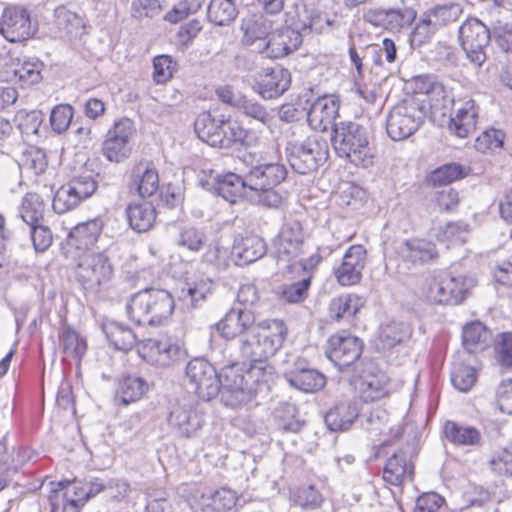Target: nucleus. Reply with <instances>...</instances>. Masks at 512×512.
<instances>
[{"instance_id": "nucleus-1", "label": "nucleus", "mask_w": 512, "mask_h": 512, "mask_svg": "<svg viewBox=\"0 0 512 512\" xmlns=\"http://www.w3.org/2000/svg\"><path fill=\"white\" fill-rule=\"evenodd\" d=\"M174 298L168 290L147 287L132 294L126 302L128 318L138 325L160 326L172 315Z\"/></svg>"}, {"instance_id": "nucleus-2", "label": "nucleus", "mask_w": 512, "mask_h": 512, "mask_svg": "<svg viewBox=\"0 0 512 512\" xmlns=\"http://www.w3.org/2000/svg\"><path fill=\"white\" fill-rule=\"evenodd\" d=\"M287 334V328L280 320H273L267 327L260 325L254 332L239 339L240 358L249 364L251 370H262V365L281 348Z\"/></svg>"}, {"instance_id": "nucleus-3", "label": "nucleus", "mask_w": 512, "mask_h": 512, "mask_svg": "<svg viewBox=\"0 0 512 512\" xmlns=\"http://www.w3.org/2000/svg\"><path fill=\"white\" fill-rule=\"evenodd\" d=\"M331 141L340 157L363 168L373 165L375 151L370 144L367 129L359 123L352 121L339 123L333 129Z\"/></svg>"}, {"instance_id": "nucleus-4", "label": "nucleus", "mask_w": 512, "mask_h": 512, "mask_svg": "<svg viewBox=\"0 0 512 512\" xmlns=\"http://www.w3.org/2000/svg\"><path fill=\"white\" fill-rule=\"evenodd\" d=\"M426 106L417 97L406 98L395 104L386 116V131L394 141L412 136L424 123Z\"/></svg>"}, {"instance_id": "nucleus-5", "label": "nucleus", "mask_w": 512, "mask_h": 512, "mask_svg": "<svg viewBox=\"0 0 512 512\" xmlns=\"http://www.w3.org/2000/svg\"><path fill=\"white\" fill-rule=\"evenodd\" d=\"M285 153L291 168L306 175L316 171L327 161L329 147L325 138L314 134L304 140H289Z\"/></svg>"}, {"instance_id": "nucleus-6", "label": "nucleus", "mask_w": 512, "mask_h": 512, "mask_svg": "<svg viewBox=\"0 0 512 512\" xmlns=\"http://www.w3.org/2000/svg\"><path fill=\"white\" fill-rule=\"evenodd\" d=\"M113 274V265L105 252L84 253L75 268L76 281L90 294L106 289Z\"/></svg>"}, {"instance_id": "nucleus-7", "label": "nucleus", "mask_w": 512, "mask_h": 512, "mask_svg": "<svg viewBox=\"0 0 512 512\" xmlns=\"http://www.w3.org/2000/svg\"><path fill=\"white\" fill-rule=\"evenodd\" d=\"M478 281L473 275L452 273L434 278L425 291L426 298L436 304L459 305L471 294Z\"/></svg>"}, {"instance_id": "nucleus-8", "label": "nucleus", "mask_w": 512, "mask_h": 512, "mask_svg": "<svg viewBox=\"0 0 512 512\" xmlns=\"http://www.w3.org/2000/svg\"><path fill=\"white\" fill-rule=\"evenodd\" d=\"M136 134L134 123L129 118H121L113 123L102 143L104 157L115 163L128 159L133 150Z\"/></svg>"}, {"instance_id": "nucleus-9", "label": "nucleus", "mask_w": 512, "mask_h": 512, "mask_svg": "<svg viewBox=\"0 0 512 512\" xmlns=\"http://www.w3.org/2000/svg\"><path fill=\"white\" fill-rule=\"evenodd\" d=\"M458 34L467 58L475 66H482L487 59L485 49L491 40L488 27L477 18H468L459 27Z\"/></svg>"}, {"instance_id": "nucleus-10", "label": "nucleus", "mask_w": 512, "mask_h": 512, "mask_svg": "<svg viewBox=\"0 0 512 512\" xmlns=\"http://www.w3.org/2000/svg\"><path fill=\"white\" fill-rule=\"evenodd\" d=\"M186 378L194 386V391L203 401L214 399L220 392L222 383L215 367L204 358H194L188 362Z\"/></svg>"}, {"instance_id": "nucleus-11", "label": "nucleus", "mask_w": 512, "mask_h": 512, "mask_svg": "<svg viewBox=\"0 0 512 512\" xmlns=\"http://www.w3.org/2000/svg\"><path fill=\"white\" fill-rule=\"evenodd\" d=\"M37 31L32 24L27 9L18 5L4 8L0 18V34L9 42H24L32 38Z\"/></svg>"}, {"instance_id": "nucleus-12", "label": "nucleus", "mask_w": 512, "mask_h": 512, "mask_svg": "<svg viewBox=\"0 0 512 512\" xmlns=\"http://www.w3.org/2000/svg\"><path fill=\"white\" fill-rule=\"evenodd\" d=\"M479 117V106L468 95L457 97L452 114L445 120L448 131L459 138H466L474 133Z\"/></svg>"}, {"instance_id": "nucleus-13", "label": "nucleus", "mask_w": 512, "mask_h": 512, "mask_svg": "<svg viewBox=\"0 0 512 512\" xmlns=\"http://www.w3.org/2000/svg\"><path fill=\"white\" fill-rule=\"evenodd\" d=\"M305 233L298 220L287 221L273 242L278 261L291 262L304 251Z\"/></svg>"}, {"instance_id": "nucleus-14", "label": "nucleus", "mask_w": 512, "mask_h": 512, "mask_svg": "<svg viewBox=\"0 0 512 512\" xmlns=\"http://www.w3.org/2000/svg\"><path fill=\"white\" fill-rule=\"evenodd\" d=\"M417 12L412 7L371 8L364 14V20L378 28L399 32L409 27L416 19Z\"/></svg>"}, {"instance_id": "nucleus-15", "label": "nucleus", "mask_w": 512, "mask_h": 512, "mask_svg": "<svg viewBox=\"0 0 512 512\" xmlns=\"http://www.w3.org/2000/svg\"><path fill=\"white\" fill-rule=\"evenodd\" d=\"M362 341L350 334L337 333L327 341L326 356L340 371L350 367L362 354Z\"/></svg>"}, {"instance_id": "nucleus-16", "label": "nucleus", "mask_w": 512, "mask_h": 512, "mask_svg": "<svg viewBox=\"0 0 512 512\" xmlns=\"http://www.w3.org/2000/svg\"><path fill=\"white\" fill-rule=\"evenodd\" d=\"M203 416L197 411L192 401L180 399L172 405L168 424L179 437H193L202 427Z\"/></svg>"}, {"instance_id": "nucleus-17", "label": "nucleus", "mask_w": 512, "mask_h": 512, "mask_svg": "<svg viewBox=\"0 0 512 512\" xmlns=\"http://www.w3.org/2000/svg\"><path fill=\"white\" fill-rule=\"evenodd\" d=\"M259 326L251 310L246 307H232L216 324V329L223 338L231 340L237 337L241 339Z\"/></svg>"}, {"instance_id": "nucleus-18", "label": "nucleus", "mask_w": 512, "mask_h": 512, "mask_svg": "<svg viewBox=\"0 0 512 512\" xmlns=\"http://www.w3.org/2000/svg\"><path fill=\"white\" fill-rule=\"evenodd\" d=\"M302 41V35L292 29L271 30L267 40L257 45V51L267 58L279 59L297 50Z\"/></svg>"}, {"instance_id": "nucleus-19", "label": "nucleus", "mask_w": 512, "mask_h": 512, "mask_svg": "<svg viewBox=\"0 0 512 512\" xmlns=\"http://www.w3.org/2000/svg\"><path fill=\"white\" fill-rule=\"evenodd\" d=\"M364 246L352 245L343 256L341 265L335 270V276L342 286H351L360 282L366 262Z\"/></svg>"}, {"instance_id": "nucleus-20", "label": "nucleus", "mask_w": 512, "mask_h": 512, "mask_svg": "<svg viewBox=\"0 0 512 512\" xmlns=\"http://www.w3.org/2000/svg\"><path fill=\"white\" fill-rule=\"evenodd\" d=\"M414 463L410 455V447H403L394 452L386 461L383 469V480L390 485L400 486L412 481Z\"/></svg>"}, {"instance_id": "nucleus-21", "label": "nucleus", "mask_w": 512, "mask_h": 512, "mask_svg": "<svg viewBox=\"0 0 512 512\" xmlns=\"http://www.w3.org/2000/svg\"><path fill=\"white\" fill-rule=\"evenodd\" d=\"M290 83L291 75L287 69L279 66L266 68L259 74L255 91L264 99H274L287 91Z\"/></svg>"}, {"instance_id": "nucleus-22", "label": "nucleus", "mask_w": 512, "mask_h": 512, "mask_svg": "<svg viewBox=\"0 0 512 512\" xmlns=\"http://www.w3.org/2000/svg\"><path fill=\"white\" fill-rule=\"evenodd\" d=\"M287 175L286 167L278 162L262 163L252 167L246 174L249 190L277 187Z\"/></svg>"}, {"instance_id": "nucleus-23", "label": "nucleus", "mask_w": 512, "mask_h": 512, "mask_svg": "<svg viewBox=\"0 0 512 512\" xmlns=\"http://www.w3.org/2000/svg\"><path fill=\"white\" fill-rule=\"evenodd\" d=\"M129 188L142 198L150 197L157 192L159 175L152 162L139 161L133 166Z\"/></svg>"}, {"instance_id": "nucleus-24", "label": "nucleus", "mask_w": 512, "mask_h": 512, "mask_svg": "<svg viewBox=\"0 0 512 512\" xmlns=\"http://www.w3.org/2000/svg\"><path fill=\"white\" fill-rule=\"evenodd\" d=\"M339 102L331 96L317 98L307 112V121L312 129L326 131L329 127H335V119L338 116Z\"/></svg>"}, {"instance_id": "nucleus-25", "label": "nucleus", "mask_w": 512, "mask_h": 512, "mask_svg": "<svg viewBox=\"0 0 512 512\" xmlns=\"http://www.w3.org/2000/svg\"><path fill=\"white\" fill-rule=\"evenodd\" d=\"M267 251L265 241L257 235L237 236L231 250V256L238 266L251 264L262 258Z\"/></svg>"}, {"instance_id": "nucleus-26", "label": "nucleus", "mask_w": 512, "mask_h": 512, "mask_svg": "<svg viewBox=\"0 0 512 512\" xmlns=\"http://www.w3.org/2000/svg\"><path fill=\"white\" fill-rule=\"evenodd\" d=\"M360 415L356 401L340 402L325 415L324 421L329 430L343 432L349 430Z\"/></svg>"}, {"instance_id": "nucleus-27", "label": "nucleus", "mask_w": 512, "mask_h": 512, "mask_svg": "<svg viewBox=\"0 0 512 512\" xmlns=\"http://www.w3.org/2000/svg\"><path fill=\"white\" fill-rule=\"evenodd\" d=\"M284 379L290 386L305 393H315L326 384L324 374L313 368L297 366L295 369L286 371Z\"/></svg>"}, {"instance_id": "nucleus-28", "label": "nucleus", "mask_w": 512, "mask_h": 512, "mask_svg": "<svg viewBox=\"0 0 512 512\" xmlns=\"http://www.w3.org/2000/svg\"><path fill=\"white\" fill-rule=\"evenodd\" d=\"M401 258L414 265H422L438 257L435 245L425 239H409L398 247Z\"/></svg>"}, {"instance_id": "nucleus-29", "label": "nucleus", "mask_w": 512, "mask_h": 512, "mask_svg": "<svg viewBox=\"0 0 512 512\" xmlns=\"http://www.w3.org/2000/svg\"><path fill=\"white\" fill-rule=\"evenodd\" d=\"M150 361L160 367H168L183 355L180 346L169 338L149 339L145 344Z\"/></svg>"}, {"instance_id": "nucleus-30", "label": "nucleus", "mask_w": 512, "mask_h": 512, "mask_svg": "<svg viewBox=\"0 0 512 512\" xmlns=\"http://www.w3.org/2000/svg\"><path fill=\"white\" fill-rule=\"evenodd\" d=\"M198 138L212 147L225 145L222 120H215L209 112H202L194 123Z\"/></svg>"}, {"instance_id": "nucleus-31", "label": "nucleus", "mask_w": 512, "mask_h": 512, "mask_svg": "<svg viewBox=\"0 0 512 512\" xmlns=\"http://www.w3.org/2000/svg\"><path fill=\"white\" fill-rule=\"evenodd\" d=\"M360 397L364 402L378 401L389 394V379L381 371L363 376L358 385Z\"/></svg>"}, {"instance_id": "nucleus-32", "label": "nucleus", "mask_w": 512, "mask_h": 512, "mask_svg": "<svg viewBox=\"0 0 512 512\" xmlns=\"http://www.w3.org/2000/svg\"><path fill=\"white\" fill-rule=\"evenodd\" d=\"M103 222L99 218L76 225L69 233L68 244L77 249H88L101 235Z\"/></svg>"}, {"instance_id": "nucleus-33", "label": "nucleus", "mask_w": 512, "mask_h": 512, "mask_svg": "<svg viewBox=\"0 0 512 512\" xmlns=\"http://www.w3.org/2000/svg\"><path fill=\"white\" fill-rule=\"evenodd\" d=\"M43 63L39 59H17L13 61L10 70V81L19 83L22 87L37 84L42 79Z\"/></svg>"}, {"instance_id": "nucleus-34", "label": "nucleus", "mask_w": 512, "mask_h": 512, "mask_svg": "<svg viewBox=\"0 0 512 512\" xmlns=\"http://www.w3.org/2000/svg\"><path fill=\"white\" fill-rule=\"evenodd\" d=\"M242 43L247 46L263 44L267 40L271 30L272 21L260 15H250L242 20Z\"/></svg>"}, {"instance_id": "nucleus-35", "label": "nucleus", "mask_w": 512, "mask_h": 512, "mask_svg": "<svg viewBox=\"0 0 512 512\" xmlns=\"http://www.w3.org/2000/svg\"><path fill=\"white\" fill-rule=\"evenodd\" d=\"M102 331L107 340L120 351H129L136 344L137 337L133 330L120 322L106 320L102 324Z\"/></svg>"}, {"instance_id": "nucleus-36", "label": "nucleus", "mask_w": 512, "mask_h": 512, "mask_svg": "<svg viewBox=\"0 0 512 512\" xmlns=\"http://www.w3.org/2000/svg\"><path fill=\"white\" fill-rule=\"evenodd\" d=\"M130 227L138 232H146L155 223L156 211L150 202H132L126 208Z\"/></svg>"}, {"instance_id": "nucleus-37", "label": "nucleus", "mask_w": 512, "mask_h": 512, "mask_svg": "<svg viewBox=\"0 0 512 512\" xmlns=\"http://www.w3.org/2000/svg\"><path fill=\"white\" fill-rule=\"evenodd\" d=\"M215 190L220 197L231 204L236 203L250 191L246 183V176L242 178L234 173H228L218 178Z\"/></svg>"}, {"instance_id": "nucleus-38", "label": "nucleus", "mask_w": 512, "mask_h": 512, "mask_svg": "<svg viewBox=\"0 0 512 512\" xmlns=\"http://www.w3.org/2000/svg\"><path fill=\"white\" fill-rule=\"evenodd\" d=\"M363 306L362 298L355 294H342L333 298L328 306V315L334 321L352 318Z\"/></svg>"}, {"instance_id": "nucleus-39", "label": "nucleus", "mask_w": 512, "mask_h": 512, "mask_svg": "<svg viewBox=\"0 0 512 512\" xmlns=\"http://www.w3.org/2000/svg\"><path fill=\"white\" fill-rule=\"evenodd\" d=\"M491 338V331L480 321L471 322L463 328L462 343L469 353L484 350Z\"/></svg>"}, {"instance_id": "nucleus-40", "label": "nucleus", "mask_w": 512, "mask_h": 512, "mask_svg": "<svg viewBox=\"0 0 512 512\" xmlns=\"http://www.w3.org/2000/svg\"><path fill=\"white\" fill-rule=\"evenodd\" d=\"M242 0H211L207 8L210 22L218 26L232 23L238 15V6Z\"/></svg>"}, {"instance_id": "nucleus-41", "label": "nucleus", "mask_w": 512, "mask_h": 512, "mask_svg": "<svg viewBox=\"0 0 512 512\" xmlns=\"http://www.w3.org/2000/svg\"><path fill=\"white\" fill-rule=\"evenodd\" d=\"M147 381L137 376L124 377L117 389L116 400L124 405L140 400L148 391Z\"/></svg>"}, {"instance_id": "nucleus-42", "label": "nucleus", "mask_w": 512, "mask_h": 512, "mask_svg": "<svg viewBox=\"0 0 512 512\" xmlns=\"http://www.w3.org/2000/svg\"><path fill=\"white\" fill-rule=\"evenodd\" d=\"M314 19L312 18L311 12L307 9L304 2H295L289 6L285 12V23L286 28L292 29L300 33L310 32L313 27Z\"/></svg>"}, {"instance_id": "nucleus-43", "label": "nucleus", "mask_w": 512, "mask_h": 512, "mask_svg": "<svg viewBox=\"0 0 512 512\" xmlns=\"http://www.w3.org/2000/svg\"><path fill=\"white\" fill-rule=\"evenodd\" d=\"M457 98L446 86L437 85L434 94L429 98L430 110L434 119L442 118L443 122L452 114Z\"/></svg>"}, {"instance_id": "nucleus-44", "label": "nucleus", "mask_w": 512, "mask_h": 512, "mask_svg": "<svg viewBox=\"0 0 512 512\" xmlns=\"http://www.w3.org/2000/svg\"><path fill=\"white\" fill-rule=\"evenodd\" d=\"M444 431L447 439L456 445L474 446L481 441L480 431L472 426H463L453 421H447Z\"/></svg>"}, {"instance_id": "nucleus-45", "label": "nucleus", "mask_w": 512, "mask_h": 512, "mask_svg": "<svg viewBox=\"0 0 512 512\" xmlns=\"http://www.w3.org/2000/svg\"><path fill=\"white\" fill-rule=\"evenodd\" d=\"M412 335V328L405 322H390L383 325L379 334V341L383 349H390L400 344Z\"/></svg>"}, {"instance_id": "nucleus-46", "label": "nucleus", "mask_w": 512, "mask_h": 512, "mask_svg": "<svg viewBox=\"0 0 512 512\" xmlns=\"http://www.w3.org/2000/svg\"><path fill=\"white\" fill-rule=\"evenodd\" d=\"M426 13L440 29L459 19L463 13V5L454 1L444 2L427 9Z\"/></svg>"}, {"instance_id": "nucleus-47", "label": "nucleus", "mask_w": 512, "mask_h": 512, "mask_svg": "<svg viewBox=\"0 0 512 512\" xmlns=\"http://www.w3.org/2000/svg\"><path fill=\"white\" fill-rule=\"evenodd\" d=\"M469 225L464 221L449 222L435 234L437 240L447 247L464 244L469 236Z\"/></svg>"}, {"instance_id": "nucleus-48", "label": "nucleus", "mask_w": 512, "mask_h": 512, "mask_svg": "<svg viewBox=\"0 0 512 512\" xmlns=\"http://www.w3.org/2000/svg\"><path fill=\"white\" fill-rule=\"evenodd\" d=\"M297 413L296 405L288 402L280 403L274 412L277 427L284 432H299L304 422L297 418Z\"/></svg>"}, {"instance_id": "nucleus-49", "label": "nucleus", "mask_w": 512, "mask_h": 512, "mask_svg": "<svg viewBox=\"0 0 512 512\" xmlns=\"http://www.w3.org/2000/svg\"><path fill=\"white\" fill-rule=\"evenodd\" d=\"M45 211L44 200L37 193H27L21 203L20 216L27 225H35L43 219Z\"/></svg>"}, {"instance_id": "nucleus-50", "label": "nucleus", "mask_w": 512, "mask_h": 512, "mask_svg": "<svg viewBox=\"0 0 512 512\" xmlns=\"http://www.w3.org/2000/svg\"><path fill=\"white\" fill-rule=\"evenodd\" d=\"M207 242L205 232L194 226H183L179 229L176 244L179 248L190 252H199Z\"/></svg>"}, {"instance_id": "nucleus-51", "label": "nucleus", "mask_w": 512, "mask_h": 512, "mask_svg": "<svg viewBox=\"0 0 512 512\" xmlns=\"http://www.w3.org/2000/svg\"><path fill=\"white\" fill-rule=\"evenodd\" d=\"M366 191L353 182H345L340 185L337 194V203L341 207L359 209L366 200Z\"/></svg>"}, {"instance_id": "nucleus-52", "label": "nucleus", "mask_w": 512, "mask_h": 512, "mask_svg": "<svg viewBox=\"0 0 512 512\" xmlns=\"http://www.w3.org/2000/svg\"><path fill=\"white\" fill-rule=\"evenodd\" d=\"M202 500L208 511L224 512L235 506L237 497L232 490L221 488L214 491L210 496H202Z\"/></svg>"}, {"instance_id": "nucleus-53", "label": "nucleus", "mask_w": 512, "mask_h": 512, "mask_svg": "<svg viewBox=\"0 0 512 512\" xmlns=\"http://www.w3.org/2000/svg\"><path fill=\"white\" fill-rule=\"evenodd\" d=\"M225 145L220 148H228L232 143L251 145L255 139L253 133L245 129L237 121L222 120Z\"/></svg>"}, {"instance_id": "nucleus-54", "label": "nucleus", "mask_w": 512, "mask_h": 512, "mask_svg": "<svg viewBox=\"0 0 512 512\" xmlns=\"http://www.w3.org/2000/svg\"><path fill=\"white\" fill-rule=\"evenodd\" d=\"M238 109L243 115L249 117L263 125H269L272 116L265 106L260 104L257 100L243 96L236 103Z\"/></svg>"}, {"instance_id": "nucleus-55", "label": "nucleus", "mask_w": 512, "mask_h": 512, "mask_svg": "<svg viewBox=\"0 0 512 512\" xmlns=\"http://www.w3.org/2000/svg\"><path fill=\"white\" fill-rule=\"evenodd\" d=\"M223 390L231 393V396L234 398L231 405L246 401L250 395V389L247 386V381L244 376L234 374L232 368L225 373V384H223Z\"/></svg>"}, {"instance_id": "nucleus-56", "label": "nucleus", "mask_w": 512, "mask_h": 512, "mask_svg": "<svg viewBox=\"0 0 512 512\" xmlns=\"http://www.w3.org/2000/svg\"><path fill=\"white\" fill-rule=\"evenodd\" d=\"M291 500L301 508L315 510L321 507L324 498L313 485H309L294 490Z\"/></svg>"}, {"instance_id": "nucleus-57", "label": "nucleus", "mask_w": 512, "mask_h": 512, "mask_svg": "<svg viewBox=\"0 0 512 512\" xmlns=\"http://www.w3.org/2000/svg\"><path fill=\"white\" fill-rule=\"evenodd\" d=\"M211 282L209 280H201L199 282H186L182 287L179 298L191 307L204 300L210 292Z\"/></svg>"}, {"instance_id": "nucleus-58", "label": "nucleus", "mask_w": 512, "mask_h": 512, "mask_svg": "<svg viewBox=\"0 0 512 512\" xmlns=\"http://www.w3.org/2000/svg\"><path fill=\"white\" fill-rule=\"evenodd\" d=\"M439 30L433 20L425 12L422 13L418 23L410 34V43L413 47H420L429 41Z\"/></svg>"}, {"instance_id": "nucleus-59", "label": "nucleus", "mask_w": 512, "mask_h": 512, "mask_svg": "<svg viewBox=\"0 0 512 512\" xmlns=\"http://www.w3.org/2000/svg\"><path fill=\"white\" fill-rule=\"evenodd\" d=\"M230 257H232L231 252L226 247L222 246L219 241H213L202 255V261L217 270H225L229 266Z\"/></svg>"}, {"instance_id": "nucleus-60", "label": "nucleus", "mask_w": 512, "mask_h": 512, "mask_svg": "<svg viewBox=\"0 0 512 512\" xmlns=\"http://www.w3.org/2000/svg\"><path fill=\"white\" fill-rule=\"evenodd\" d=\"M54 17L58 30L66 35L73 34L83 27L82 19L64 6L55 9Z\"/></svg>"}, {"instance_id": "nucleus-61", "label": "nucleus", "mask_w": 512, "mask_h": 512, "mask_svg": "<svg viewBox=\"0 0 512 512\" xmlns=\"http://www.w3.org/2000/svg\"><path fill=\"white\" fill-rule=\"evenodd\" d=\"M476 379V371L473 367L462 363H455L453 365L451 371V382L457 390L467 392L473 387Z\"/></svg>"}, {"instance_id": "nucleus-62", "label": "nucleus", "mask_w": 512, "mask_h": 512, "mask_svg": "<svg viewBox=\"0 0 512 512\" xmlns=\"http://www.w3.org/2000/svg\"><path fill=\"white\" fill-rule=\"evenodd\" d=\"M311 284V276H304L301 280L280 287V297L288 303H299L307 297V291Z\"/></svg>"}, {"instance_id": "nucleus-63", "label": "nucleus", "mask_w": 512, "mask_h": 512, "mask_svg": "<svg viewBox=\"0 0 512 512\" xmlns=\"http://www.w3.org/2000/svg\"><path fill=\"white\" fill-rule=\"evenodd\" d=\"M80 202L81 200L67 183L66 185L61 186L55 193L52 201V207L56 213L63 214L76 208Z\"/></svg>"}, {"instance_id": "nucleus-64", "label": "nucleus", "mask_w": 512, "mask_h": 512, "mask_svg": "<svg viewBox=\"0 0 512 512\" xmlns=\"http://www.w3.org/2000/svg\"><path fill=\"white\" fill-rule=\"evenodd\" d=\"M489 465L496 474L512 477V443L498 449L490 459Z\"/></svg>"}]
</instances>
